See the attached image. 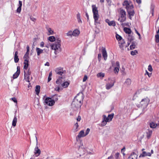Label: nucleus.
Listing matches in <instances>:
<instances>
[{
    "mask_svg": "<svg viewBox=\"0 0 159 159\" xmlns=\"http://www.w3.org/2000/svg\"><path fill=\"white\" fill-rule=\"evenodd\" d=\"M61 39L59 38H57L56 39L55 42L50 44V48L52 50L54 51L55 55H57L61 51Z\"/></svg>",
    "mask_w": 159,
    "mask_h": 159,
    "instance_id": "nucleus-3",
    "label": "nucleus"
},
{
    "mask_svg": "<svg viewBox=\"0 0 159 159\" xmlns=\"http://www.w3.org/2000/svg\"><path fill=\"white\" fill-rule=\"evenodd\" d=\"M136 1L138 3L140 4L141 3V0H136Z\"/></svg>",
    "mask_w": 159,
    "mask_h": 159,
    "instance_id": "nucleus-62",
    "label": "nucleus"
},
{
    "mask_svg": "<svg viewBox=\"0 0 159 159\" xmlns=\"http://www.w3.org/2000/svg\"><path fill=\"white\" fill-rule=\"evenodd\" d=\"M29 52H26V53H25V54L24 55V58H25L26 59H27L28 58H29Z\"/></svg>",
    "mask_w": 159,
    "mask_h": 159,
    "instance_id": "nucleus-48",
    "label": "nucleus"
},
{
    "mask_svg": "<svg viewBox=\"0 0 159 159\" xmlns=\"http://www.w3.org/2000/svg\"><path fill=\"white\" fill-rule=\"evenodd\" d=\"M24 80L28 82H30V76L31 75V71L30 68L24 70Z\"/></svg>",
    "mask_w": 159,
    "mask_h": 159,
    "instance_id": "nucleus-12",
    "label": "nucleus"
},
{
    "mask_svg": "<svg viewBox=\"0 0 159 159\" xmlns=\"http://www.w3.org/2000/svg\"><path fill=\"white\" fill-rule=\"evenodd\" d=\"M114 157L115 159H120L119 153H116Z\"/></svg>",
    "mask_w": 159,
    "mask_h": 159,
    "instance_id": "nucleus-41",
    "label": "nucleus"
},
{
    "mask_svg": "<svg viewBox=\"0 0 159 159\" xmlns=\"http://www.w3.org/2000/svg\"><path fill=\"white\" fill-rule=\"evenodd\" d=\"M52 72H50L49 73L48 76H50V77H52Z\"/></svg>",
    "mask_w": 159,
    "mask_h": 159,
    "instance_id": "nucleus-64",
    "label": "nucleus"
},
{
    "mask_svg": "<svg viewBox=\"0 0 159 159\" xmlns=\"http://www.w3.org/2000/svg\"><path fill=\"white\" fill-rule=\"evenodd\" d=\"M106 1H107L108 5L109 6H110L111 5V0H106Z\"/></svg>",
    "mask_w": 159,
    "mask_h": 159,
    "instance_id": "nucleus-59",
    "label": "nucleus"
},
{
    "mask_svg": "<svg viewBox=\"0 0 159 159\" xmlns=\"http://www.w3.org/2000/svg\"><path fill=\"white\" fill-rule=\"evenodd\" d=\"M57 73L58 75H61V76L60 77H63V76L64 75V76H66V75H65L64 74V72L62 71H58V72H57Z\"/></svg>",
    "mask_w": 159,
    "mask_h": 159,
    "instance_id": "nucleus-40",
    "label": "nucleus"
},
{
    "mask_svg": "<svg viewBox=\"0 0 159 159\" xmlns=\"http://www.w3.org/2000/svg\"><path fill=\"white\" fill-rule=\"evenodd\" d=\"M40 89V87L39 85H37L35 87V91L36 92V94L38 95L39 93Z\"/></svg>",
    "mask_w": 159,
    "mask_h": 159,
    "instance_id": "nucleus-35",
    "label": "nucleus"
},
{
    "mask_svg": "<svg viewBox=\"0 0 159 159\" xmlns=\"http://www.w3.org/2000/svg\"><path fill=\"white\" fill-rule=\"evenodd\" d=\"M148 71L150 72L152 71L153 70V69L152 68V67L151 65H150L148 66Z\"/></svg>",
    "mask_w": 159,
    "mask_h": 159,
    "instance_id": "nucleus-47",
    "label": "nucleus"
},
{
    "mask_svg": "<svg viewBox=\"0 0 159 159\" xmlns=\"http://www.w3.org/2000/svg\"><path fill=\"white\" fill-rule=\"evenodd\" d=\"M145 149L143 148L142 149V153H141L139 156V157H145L148 156L150 157L151 155L153 153V151L151 150L150 152H149L147 151H144Z\"/></svg>",
    "mask_w": 159,
    "mask_h": 159,
    "instance_id": "nucleus-11",
    "label": "nucleus"
},
{
    "mask_svg": "<svg viewBox=\"0 0 159 159\" xmlns=\"http://www.w3.org/2000/svg\"><path fill=\"white\" fill-rule=\"evenodd\" d=\"M40 46L41 47L43 48L44 46V43L43 42H41L40 44Z\"/></svg>",
    "mask_w": 159,
    "mask_h": 159,
    "instance_id": "nucleus-54",
    "label": "nucleus"
},
{
    "mask_svg": "<svg viewBox=\"0 0 159 159\" xmlns=\"http://www.w3.org/2000/svg\"><path fill=\"white\" fill-rule=\"evenodd\" d=\"M98 59L99 61H100L101 59V54H99L98 55Z\"/></svg>",
    "mask_w": 159,
    "mask_h": 159,
    "instance_id": "nucleus-53",
    "label": "nucleus"
},
{
    "mask_svg": "<svg viewBox=\"0 0 159 159\" xmlns=\"http://www.w3.org/2000/svg\"><path fill=\"white\" fill-rule=\"evenodd\" d=\"M35 138L36 140V145H37L38 143L37 138L36 136H35ZM40 153L41 151L40 149H39L38 147L37 146H36L34 148V154L36 155V156H38L40 154Z\"/></svg>",
    "mask_w": 159,
    "mask_h": 159,
    "instance_id": "nucleus-13",
    "label": "nucleus"
},
{
    "mask_svg": "<svg viewBox=\"0 0 159 159\" xmlns=\"http://www.w3.org/2000/svg\"><path fill=\"white\" fill-rule=\"evenodd\" d=\"M106 22L107 23L108 25L110 26H115L116 25V23L115 21H110L108 19H106L105 20Z\"/></svg>",
    "mask_w": 159,
    "mask_h": 159,
    "instance_id": "nucleus-20",
    "label": "nucleus"
},
{
    "mask_svg": "<svg viewBox=\"0 0 159 159\" xmlns=\"http://www.w3.org/2000/svg\"><path fill=\"white\" fill-rule=\"evenodd\" d=\"M147 137L149 139L150 138L151 135L152 134V131L150 130H148L146 132Z\"/></svg>",
    "mask_w": 159,
    "mask_h": 159,
    "instance_id": "nucleus-36",
    "label": "nucleus"
},
{
    "mask_svg": "<svg viewBox=\"0 0 159 159\" xmlns=\"http://www.w3.org/2000/svg\"><path fill=\"white\" fill-rule=\"evenodd\" d=\"M12 100L15 102V103H17V101L16 100V99L15 98H11Z\"/></svg>",
    "mask_w": 159,
    "mask_h": 159,
    "instance_id": "nucleus-55",
    "label": "nucleus"
},
{
    "mask_svg": "<svg viewBox=\"0 0 159 159\" xmlns=\"http://www.w3.org/2000/svg\"><path fill=\"white\" fill-rule=\"evenodd\" d=\"M151 11H152V14L153 15V10H154V6H153V5L151 6Z\"/></svg>",
    "mask_w": 159,
    "mask_h": 159,
    "instance_id": "nucleus-56",
    "label": "nucleus"
},
{
    "mask_svg": "<svg viewBox=\"0 0 159 159\" xmlns=\"http://www.w3.org/2000/svg\"><path fill=\"white\" fill-rule=\"evenodd\" d=\"M88 79V77L87 75H85L83 80V81L84 82H85Z\"/></svg>",
    "mask_w": 159,
    "mask_h": 159,
    "instance_id": "nucleus-51",
    "label": "nucleus"
},
{
    "mask_svg": "<svg viewBox=\"0 0 159 159\" xmlns=\"http://www.w3.org/2000/svg\"><path fill=\"white\" fill-rule=\"evenodd\" d=\"M105 76V74L104 73L102 72H100L98 73L97 75V77L101 79H102Z\"/></svg>",
    "mask_w": 159,
    "mask_h": 159,
    "instance_id": "nucleus-34",
    "label": "nucleus"
},
{
    "mask_svg": "<svg viewBox=\"0 0 159 159\" xmlns=\"http://www.w3.org/2000/svg\"><path fill=\"white\" fill-rule=\"evenodd\" d=\"M36 51L37 55L38 56H39L43 52V50L42 49L39 48H36Z\"/></svg>",
    "mask_w": 159,
    "mask_h": 159,
    "instance_id": "nucleus-30",
    "label": "nucleus"
},
{
    "mask_svg": "<svg viewBox=\"0 0 159 159\" xmlns=\"http://www.w3.org/2000/svg\"><path fill=\"white\" fill-rule=\"evenodd\" d=\"M79 125L77 122H76L74 126V128L73 129V131L74 132H75L79 130Z\"/></svg>",
    "mask_w": 159,
    "mask_h": 159,
    "instance_id": "nucleus-29",
    "label": "nucleus"
},
{
    "mask_svg": "<svg viewBox=\"0 0 159 159\" xmlns=\"http://www.w3.org/2000/svg\"><path fill=\"white\" fill-rule=\"evenodd\" d=\"M73 37H78L80 33V31L79 29H75L73 31H72Z\"/></svg>",
    "mask_w": 159,
    "mask_h": 159,
    "instance_id": "nucleus-17",
    "label": "nucleus"
},
{
    "mask_svg": "<svg viewBox=\"0 0 159 159\" xmlns=\"http://www.w3.org/2000/svg\"><path fill=\"white\" fill-rule=\"evenodd\" d=\"M113 114L109 115L107 117L105 115H103L102 120L101 123V126H104L107 124V122L111 121L113 118Z\"/></svg>",
    "mask_w": 159,
    "mask_h": 159,
    "instance_id": "nucleus-5",
    "label": "nucleus"
},
{
    "mask_svg": "<svg viewBox=\"0 0 159 159\" xmlns=\"http://www.w3.org/2000/svg\"><path fill=\"white\" fill-rule=\"evenodd\" d=\"M124 31L126 33L128 34H129L131 33V30L127 28H124Z\"/></svg>",
    "mask_w": 159,
    "mask_h": 159,
    "instance_id": "nucleus-38",
    "label": "nucleus"
},
{
    "mask_svg": "<svg viewBox=\"0 0 159 159\" xmlns=\"http://www.w3.org/2000/svg\"><path fill=\"white\" fill-rule=\"evenodd\" d=\"M52 79L51 77H50L48 76V82H49Z\"/></svg>",
    "mask_w": 159,
    "mask_h": 159,
    "instance_id": "nucleus-61",
    "label": "nucleus"
},
{
    "mask_svg": "<svg viewBox=\"0 0 159 159\" xmlns=\"http://www.w3.org/2000/svg\"><path fill=\"white\" fill-rule=\"evenodd\" d=\"M76 120H77V122L80 121L81 120V116H78Z\"/></svg>",
    "mask_w": 159,
    "mask_h": 159,
    "instance_id": "nucleus-50",
    "label": "nucleus"
},
{
    "mask_svg": "<svg viewBox=\"0 0 159 159\" xmlns=\"http://www.w3.org/2000/svg\"><path fill=\"white\" fill-rule=\"evenodd\" d=\"M125 84L127 86L131 84V80L129 79H127L125 81Z\"/></svg>",
    "mask_w": 159,
    "mask_h": 159,
    "instance_id": "nucleus-37",
    "label": "nucleus"
},
{
    "mask_svg": "<svg viewBox=\"0 0 159 159\" xmlns=\"http://www.w3.org/2000/svg\"><path fill=\"white\" fill-rule=\"evenodd\" d=\"M27 52H29L30 51V48L28 46L26 47Z\"/></svg>",
    "mask_w": 159,
    "mask_h": 159,
    "instance_id": "nucleus-60",
    "label": "nucleus"
},
{
    "mask_svg": "<svg viewBox=\"0 0 159 159\" xmlns=\"http://www.w3.org/2000/svg\"><path fill=\"white\" fill-rule=\"evenodd\" d=\"M123 5L127 10L133 8L132 3L129 0H125L123 3Z\"/></svg>",
    "mask_w": 159,
    "mask_h": 159,
    "instance_id": "nucleus-10",
    "label": "nucleus"
},
{
    "mask_svg": "<svg viewBox=\"0 0 159 159\" xmlns=\"http://www.w3.org/2000/svg\"><path fill=\"white\" fill-rule=\"evenodd\" d=\"M158 126H159V121L158 123L155 122H152L150 124V127L152 128H155Z\"/></svg>",
    "mask_w": 159,
    "mask_h": 159,
    "instance_id": "nucleus-26",
    "label": "nucleus"
},
{
    "mask_svg": "<svg viewBox=\"0 0 159 159\" xmlns=\"http://www.w3.org/2000/svg\"><path fill=\"white\" fill-rule=\"evenodd\" d=\"M76 17L78 23L80 24H82V22L81 19L80 14L79 13H78L77 14Z\"/></svg>",
    "mask_w": 159,
    "mask_h": 159,
    "instance_id": "nucleus-32",
    "label": "nucleus"
},
{
    "mask_svg": "<svg viewBox=\"0 0 159 159\" xmlns=\"http://www.w3.org/2000/svg\"><path fill=\"white\" fill-rule=\"evenodd\" d=\"M20 67L19 66L17 67V71L16 72H15L14 74L13 75V78L14 79H16L17 78V77L20 74Z\"/></svg>",
    "mask_w": 159,
    "mask_h": 159,
    "instance_id": "nucleus-16",
    "label": "nucleus"
},
{
    "mask_svg": "<svg viewBox=\"0 0 159 159\" xmlns=\"http://www.w3.org/2000/svg\"><path fill=\"white\" fill-rule=\"evenodd\" d=\"M116 39L118 41L119 44L120 43V42H121L124 41V40L122 39V37L117 34H116Z\"/></svg>",
    "mask_w": 159,
    "mask_h": 159,
    "instance_id": "nucleus-25",
    "label": "nucleus"
},
{
    "mask_svg": "<svg viewBox=\"0 0 159 159\" xmlns=\"http://www.w3.org/2000/svg\"><path fill=\"white\" fill-rule=\"evenodd\" d=\"M120 68L119 62L118 61L116 62L114 66V71L115 74H117L118 73Z\"/></svg>",
    "mask_w": 159,
    "mask_h": 159,
    "instance_id": "nucleus-14",
    "label": "nucleus"
},
{
    "mask_svg": "<svg viewBox=\"0 0 159 159\" xmlns=\"http://www.w3.org/2000/svg\"><path fill=\"white\" fill-rule=\"evenodd\" d=\"M19 7L16 10V12L18 13H20L21 10V7L22 6V2L20 1H19Z\"/></svg>",
    "mask_w": 159,
    "mask_h": 159,
    "instance_id": "nucleus-27",
    "label": "nucleus"
},
{
    "mask_svg": "<svg viewBox=\"0 0 159 159\" xmlns=\"http://www.w3.org/2000/svg\"><path fill=\"white\" fill-rule=\"evenodd\" d=\"M133 39H134V38L132 37H131L129 35V37L128 38V40L130 42L131 41L133 40Z\"/></svg>",
    "mask_w": 159,
    "mask_h": 159,
    "instance_id": "nucleus-49",
    "label": "nucleus"
},
{
    "mask_svg": "<svg viewBox=\"0 0 159 159\" xmlns=\"http://www.w3.org/2000/svg\"><path fill=\"white\" fill-rule=\"evenodd\" d=\"M102 56L105 60H106L107 58V55L106 51L105 49H103L102 50Z\"/></svg>",
    "mask_w": 159,
    "mask_h": 159,
    "instance_id": "nucleus-28",
    "label": "nucleus"
},
{
    "mask_svg": "<svg viewBox=\"0 0 159 159\" xmlns=\"http://www.w3.org/2000/svg\"><path fill=\"white\" fill-rule=\"evenodd\" d=\"M90 131V129L89 128H87L85 131V132L84 133L85 135V136H87L89 133Z\"/></svg>",
    "mask_w": 159,
    "mask_h": 159,
    "instance_id": "nucleus-46",
    "label": "nucleus"
},
{
    "mask_svg": "<svg viewBox=\"0 0 159 159\" xmlns=\"http://www.w3.org/2000/svg\"><path fill=\"white\" fill-rule=\"evenodd\" d=\"M156 41L157 43L159 42V36L158 34L156 35L155 36Z\"/></svg>",
    "mask_w": 159,
    "mask_h": 159,
    "instance_id": "nucleus-45",
    "label": "nucleus"
},
{
    "mask_svg": "<svg viewBox=\"0 0 159 159\" xmlns=\"http://www.w3.org/2000/svg\"><path fill=\"white\" fill-rule=\"evenodd\" d=\"M114 85V82L113 81L108 82L106 86V89H109L113 86Z\"/></svg>",
    "mask_w": 159,
    "mask_h": 159,
    "instance_id": "nucleus-21",
    "label": "nucleus"
},
{
    "mask_svg": "<svg viewBox=\"0 0 159 159\" xmlns=\"http://www.w3.org/2000/svg\"><path fill=\"white\" fill-rule=\"evenodd\" d=\"M138 155L134 152L131 153L130 155L128 157V159H137Z\"/></svg>",
    "mask_w": 159,
    "mask_h": 159,
    "instance_id": "nucleus-22",
    "label": "nucleus"
},
{
    "mask_svg": "<svg viewBox=\"0 0 159 159\" xmlns=\"http://www.w3.org/2000/svg\"><path fill=\"white\" fill-rule=\"evenodd\" d=\"M131 54L134 56L136 55L138 53V52L136 50L131 51Z\"/></svg>",
    "mask_w": 159,
    "mask_h": 159,
    "instance_id": "nucleus-42",
    "label": "nucleus"
},
{
    "mask_svg": "<svg viewBox=\"0 0 159 159\" xmlns=\"http://www.w3.org/2000/svg\"><path fill=\"white\" fill-rule=\"evenodd\" d=\"M150 100L148 97L143 98L140 102L139 106L145 108L147 107L149 103Z\"/></svg>",
    "mask_w": 159,
    "mask_h": 159,
    "instance_id": "nucleus-8",
    "label": "nucleus"
},
{
    "mask_svg": "<svg viewBox=\"0 0 159 159\" xmlns=\"http://www.w3.org/2000/svg\"><path fill=\"white\" fill-rule=\"evenodd\" d=\"M130 44V43L129 42H128L126 43L124 40L121 42H120V43H119V46L120 48L122 50L129 51L130 49L129 48H128V47Z\"/></svg>",
    "mask_w": 159,
    "mask_h": 159,
    "instance_id": "nucleus-6",
    "label": "nucleus"
},
{
    "mask_svg": "<svg viewBox=\"0 0 159 159\" xmlns=\"http://www.w3.org/2000/svg\"><path fill=\"white\" fill-rule=\"evenodd\" d=\"M18 53V52L17 51L16 52H15V53L14 60L15 62V63L17 62L19 60V58L18 57V56H17Z\"/></svg>",
    "mask_w": 159,
    "mask_h": 159,
    "instance_id": "nucleus-31",
    "label": "nucleus"
},
{
    "mask_svg": "<svg viewBox=\"0 0 159 159\" xmlns=\"http://www.w3.org/2000/svg\"><path fill=\"white\" fill-rule=\"evenodd\" d=\"M147 75L149 78H150L152 76V73H149L147 70L145 71V75Z\"/></svg>",
    "mask_w": 159,
    "mask_h": 159,
    "instance_id": "nucleus-43",
    "label": "nucleus"
},
{
    "mask_svg": "<svg viewBox=\"0 0 159 159\" xmlns=\"http://www.w3.org/2000/svg\"><path fill=\"white\" fill-rule=\"evenodd\" d=\"M83 95L81 93H78L74 99L72 106L74 108L78 109L80 108L83 103Z\"/></svg>",
    "mask_w": 159,
    "mask_h": 159,
    "instance_id": "nucleus-2",
    "label": "nucleus"
},
{
    "mask_svg": "<svg viewBox=\"0 0 159 159\" xmlns=\"http://www.w3.org/2000/svg\"><path fill=\"white\" fill-rule=\"evenodd\" d=\"M126 20V14L125 11L123 10L120 11V16L118 19V20L121 23L125 21Z\"/></svg>",
    "mask_w": 159,
    "mask_h": 159,
    "instance_id": "nucleus-7",
    "label": "nucleus"
},
{
    "mask_svg": "<svg viewBox=\"0 0 159 159\" xmlns=\"http://www.w3.org/2000/svg\"><path fill=\"white\" fill-rule=\"evenodd\" d=\"M127 11L128 13L129 18L130 19H132V16H134V13L133 9H129L127 10Z\"/></svg>",
    "mask_w": 159,
    "mask_h": 159,
    "instance_id": "nucleus-19",
    "label": "nucleus"
},
{
    "mask_svg": "<svg viewBox=\"0 0 159 159\" xmlns=\"http://www.w3.org/2000/svg\"><path fill=\"white\" fill-rule=\"evenodd\" d=\"M24 64V70L28 69L29 61L27 59L25 60Z\"/></svg>",
    "mask_w": 159,
    "mask_h": 159,
    "instance_id": "nucleus-24",
    "label": "nucleus"
},
{
    "mask_svg": "<svg viewBox=\"0 0 159 159\" xmlns=\"http://www.w3.org/2000/svg\"><path fill=\"white\" fill-rule=\"evenodd\" d=\"M135 31L136 33L139 36V39H141V36L140 34L138 32V31L137 30H136L135 29Z\"/></svg>",
    "mask_w": 159,
    "mask_h": 159,
    "instance_id": "nucleus-52",
    "label": "nucleus"
},
{
    "mask_svg": "<svg viewBox=\"0 0 159 159\" xmlns=\"http://www.w3.org/2000/svg\"><path fill=\"white\" fill-rule=\"evenodd\" d=\"M135 47V45L134 43H133L129 47L130 50H132L134 49Z\"/></svg>",
    "mask_w": 159,
    "mask_h": 159,
    "instance_id": "nucleus-44",
    "label": "nucleus"
},
{
    "mask_svg": "<svg viewBox=\"0 0 159 159\" xmlns=\"http://www.w3.org/2000/svg\"><path fill=\"white\" fill-rule=\"evenodd\" d=\"M46 30L47 31V33L48 35H52L55 33L53 30L50 27H47Z\"/></svg>",
    "mask_w": 159,
    "mask_h": 159,
    "instance_id": "nucleus-15",
    "label": "nucleus"
},
{
    "mask_svg": "<svg viewBox=\"0 0 159 159\" xmlns=\"http://www.w3.org/2000/svg\"><path fill=\"white\" fill-rule=\"evenodd\" d=\"M65 35L66 38H72L73 36V33L72 31L71 30L68 31L65 34Z\"/></svg>",
    "mask_w": 159,
    "mask_h": 159,
    "instance_id": "nucleus-23",
    "label": "nucleus"
},
{
    "mask_svg": "<svg viewBox=\"0 0 159 159\" xmlns=\"http://www.w3.org/2000/svg\"><path fill=\"white\" fill-rule=\"evenodd\" d=\"M85 136L84 134V132L83 130L80 131L78 135L76 137V140Z\"/></svg>",
    "mask_w": 159,
    "mask_h": 159,
    "instance_id": "nucleus-18",
    "label": "nucleus"
},
{
    "mask_svg": "<svg viewBox=\"0 0 159 159\" xmlns=\"http://www.w3.org/2000/svg\"><path fill=\"white\" fill-rule=\"evenodd\" d=\"M92 8L95 25H97L98 24H100V22L98 21L100 16L98 13V11L97 7L96 5H93L92 6Z\"/></svg>",
    "mask_w": 159,
    "mask_h": 159,
    "instance_id": "nucleus-4",
    "label": "nucleus"
},
{
    "mask_svg": "<svg viewBox=\"0 0 159 159\" xmlns=\"http://www.w3.org/2000/svg\"><path fill=\"white\" fill-rule=\"evenodd\" d=\"M45 66H49V63L48 62H47L45 64Z\"/></svg>",
    "mask_w": 159,
    "mask_h": 159,
    "instance_id": "nucleus-63",
    "label": "nucleus"
},
{
    "mask_svg": "<svg viewBox=\"0 0 159 159\" xmlns=\"http://www.w3.org/2000/svg\"><path fill=\"white\" fill-rule=\"evenodd\" d=\"M87 153L89 154L93 155L94 154V152L93 151H92L91 152H88Z\"/></svg>",
    "mask_w": 159,
    "mask_h": 159,
    "instance_id": "nucleus-57",
    "label": "nucleus"
},
{
    "mask_svg": "<svg viewBox=\"0 0 159 159\" xmlns=\"http://www.w3.org/2000/svg\"><path fill=\"white\" fill-rule=\"evenodd\" d=\"M66 76L59 77L56 81V83L57 84H60V87H56L55 89V90L59 91L60 88L63 89L67 88L70 84V80L65 81Z\"/></svg>",
    "mask_w": 159,
    "mask_h": 159,
    "instance_id": "nucleus-1",
    "label": "nucleus"
},
{
    "mask_svg": "<svg viewBox=\"0 0 159 159\" xmlns=\"http://www.w3.org/2000/svg\"><path fill=\"white\" fill-rule=\"evenodd\" d=\"M48 40L50 42H53L56 40V39L54 36H52L48 37Z\"/></svg>",
    "mask_w": 159,
    "mask_h": 159,
    "instance_id": "nucleus-33",
    "label": "nucleus"
},
{
    "mask_svg": "<svg viewBox=\"0 0 159 159\" xmlns=\"http://www.w3.org/2000/svg\"><path fill=\"white\" fill-rule=\"evenodd\" d=\"M17 121V118L16 117H15L13 120L12 125L14 126H15L16 125V123Z\"/></svg>",
    "mask_w": 159,
    "mask_h": 159,
    "instance_id": "nucleus-39",
    "label": "nucleus"
},
{
    "mask_svg": "<svg viewBox=\"0 0 159 159\" xmlns=\"http://www.w3.org/2000/svg\"><path fill=\"white\" fill-rule=\"evenodd\" d=\"M55 103L54 100L50 98H46L44 100V103L45 105H47L49 106H52L54 105Z\"/></svg>",
    "mask_w": 159,
    "mask_h": 159,
    "instance_id": "nucleus-9",
    "label": "nucleus"
},
{
    "mask_svg": "<svg viewBox=\"0 0 159 159\" xmlns=\"http://www.w3.org/2000/svg\"><path fill=\"white\" fill-rule=\"evenodd\" d=\"M125 148L124 147L123 148L121 149V153L125 152Z\"/></svg>",
    "mask_w": 159,
    "mask_h": 159,
    "instance_id": "nucleus-58",
    "label": "nucleus"
}]
</instances>
